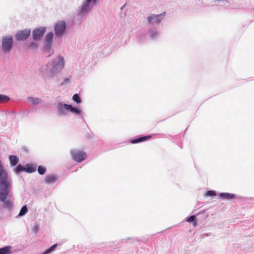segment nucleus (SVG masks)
<instances>
[{
	"label": "nucleus",
	"instance_id": "nucleus-1",
	"mask_svg": "<svg viewBox=\"0 0 254 254\" xmlns=\"http://www.w3.org/2000/svg\"><path fill=\"white\" fill-rule=\"evenodd\" d=\"M10 183L7 179V174L0 177V200L6 206H11L13 205V200L10 195H8Z\"/></svg>",
	"mask_w": 254,
	"mask_h": 254
},
{
	"label": "nucleus",
	"instance_id": "nucleus-2",
	"mask_svg": "<svg viewBox=\"0 0 254 254\" xmlns=\"http://www.w3.org/2000/svg\"><path fill=\"white\" fill-rule=\"evenodd\" d=\"M58 110L61 114H64V111L65 110L69 111L70 112L76 115L79 114L80 113V111L78 109L73 107L71 105H68L66 104L64 105H59L58 106Z\"/></svg>",
	"mask_w": 254,
	"mask_h": 254
},
{
	"label": "nucleus",
	"instance_id": "nucleus-3",
	"mask_svg": "<svg viewBox=\"0 0 254 254\" xmlns=\"http://www.w3.org/2000/svg\"><path fill=\"white\" fill-rule=\"evenodd\" d=\"M70 154L74 160L77 162H81L87 157L86 153L80 150H72L70 151Z\"/></svg>",
	"mask_w": 254,
	"mask_h": 254
},
{
	"label": "nucleus",
	"instance_id": "nucleus-4",
	"mask_svg": "<svg viewBox=\"0 0 254 254\" xmlns=\"http://www.w3.org/2000/svg\"><path fill=\"white\" fill-rule=\"evenodd\" d=\"M13 39L12 36H7L3 38L2 41V49L4 52H9L12 47Z\"/></svg>",
	"mask_w": 254,
	"mask_h": 254
},
{
	"label": "nucleus",
	"instance_id": "nucleus-5",
	"mask_svg": "<svg viewBox=\"0 0 254 254\" xmlns=\"http://www.w3.org/2000/svg\"><path fill=\"white\" fill-rule=\"evenodd\" d=\"M66 24L64 21H59L55 25V32L56 36H61L64 32Z\"/></svg>",
	"mask_w": 254,
	"mask_h": 254
},
{
	"label": "nucleus",
	"instance_id": "nucleus-6",
	"mask_svg": "<svg viewBox=\"0 0 254 254\" xmlns=\"http://www.w3.org/2000/svg\"><path fill=\"white\" fill-rule=\"evenodd\" d=\"M30 30L25 29L17 32L15 38L17 40H24L28 38L30 35Z\"/></svg>",
	"mask_w": 254,
	"mask_h": 254
},
{
	"label": "nucleus",
	"instance_id": "nucleus-7",
	"mask_svg": "<svg viewBox=\"0 0 254 254\" xmlns=\"http://www.w3.org/2000/svg\"><path fill=\"white\" fill-rule=\"evenodd\" d=\"M46 31V28L41 27L36 28L33 31V38L34 40H39Z\"/></svg>",
	"mask_w": 254,
	"mask_h": 254
},
{
	"label": "nucleus",
	"instance_id": "nucleus-8",
	"mask_svg": "<svg viewBox=\"0 0 254 254\" xmlns=\"http://www.w3.org/2000/svg\"><path fill=\"white\" fill-rule=\"evenodd\" d=\"M165 12L164 13V14H161L158 15H155V14H151L148 17V21L149 23H152V22H155L156 23H159L161 22L162 18H160V17H163L164 16V14Z\"/></svg>",
	"mask_w": 254,
	"mask_h": 254
},
{
	"label": "nucleus",
	"instance_id": "nucleus-9",
	"mask_svg": "<svg viewBox=\"0 0 254 254\" xmlns=\"http://www.w3.org/2000/svg\"><path fill=\"white\" fill-rule=\"evenodd\" d=\"M54 34L53 32H50L49 34H47V35L46 37V51H50V47L52 44V40L53 38Z\"/></svg>",
	"mask_w": 254,
	"mask_h": 254
},
{
	"label": "nucleus",
	"instance_id": "nucleus-10",
	"mask_svg": "<svg viewBox=\"0 0 254 254\" xmlns=\"http://www.w3.org/2000/svg\"><path fill=\"white\" fill-rule=\"evenodd\" d=\"M220 198L226 200H232L236 197V195L234 193L223 192L219 194Z\"/></svg>",
	"mask_w": 254,
	"mask_h": 254
},
{
	"label": "nucleus",
	"instance_id": "nucleus-11",
	"mask_svg": "<svg viewBox=\"0 0 254 254\" xmlns=\"http://www.w3.org/2000/svg\"><path fill=\"white\" fill-rule=\"evenodd\" d=\"M152 137L151 135H146V136H142V137H138V138L137 139H132L130 140V142L131 143H133V144H134V143H139L140 142H142V141H145L147 139H149L150 138H151Z\"/></svg>",
	"mask_w": 254,
	"mask_h": 254
},
{
	"label": "nucleus",
	"instance_id": "nucleus-12",
	"mask_svg": "<svg viewBox=\"0 0 254 254\" xmlns=\"http://www.w3.org/2000/svg\"><path fill=\"white\" fill-rule=\"evenodd\" d=\"M57 180V177L53 175H48L45 177V181L49 184L55 182Z\"/></svg>",
	"mask_w": 254,
	"mask_h": 254
},
{
	"label": "nucleus",
	"instance_id": "nucleus-13",
	"mask_svg": "<svg viewBox=\"0 0 254 254\" xmlns=\"http://www.w3.org/2000/svg\"><path fill=\"white\" fill-rule=\"evenodd\" d=\"M25 172L27 173L34 172L36 170V167L31 164H27L25 167Z\"/></svg>",
	"mask_w": 254,
	"mask_h": 254
},
{
	"label": "nucleus",
	"instance_id": "nucleus-14",
	"mask_svg": "<svg viewBox=\"0 0 254 254\" xmlns=\"http://www.w3.org/2000/svg\"><path fill=\"white\" fill-rule=\"evenodd\" d=\"M11 246H6L2 248H0V254H10L11 250Z\"/></svg>",
	"mask_w": 254,
	"mask_h": 254
},
{
	"label": "nucleus",
	"instance_id": "nucleus-15",
	"mask_svg": "<svg viewBox=\"0 0 254 254\" xmlns=\"http://www.w3.org/2000/svg\"><path fill=\"white\" fill-rule=\"evenodd\" d=\"M9 159L10 162V164L12 166L16 165L18 162V158L17 157V156L14 155L9 156Z\"/></svg>",
	"mask_w": 254,
	"mask_h": 254
},
{
	"label": "nucleus",
	"instance_id": "nucleus-16",
	"mask_svg": "<svg viewBox=\"0 0 254 254\" xmlns=\"http://www.w3.org/2000/svg\"><path fill=\"white\" fill-rule=\"evenodd\" d=\"M7 173L3 169V165L1 161L0 160V177L6 175Z\"/></svg>",
	"mask_w": 254,
	"mask_h": 254
},
{
	"label": "nucleus",
	"instance_id": "nucleus-17",
	"mask_svg": "<svg viewBox=\"0 0 254 254\" xmlns=\"http://www.w3.org/2000/svg\"><path fill=\"white\" fill-rule=\"evenodd\" d=\"M22 171H25V167L19 164L15 169V172L18 173Z\"/></svg>",
	"mask_w": 254,
	"mask_h": 254
},
{
	"label": "nucleus",
	"instance_id": "nucleus-18",
	"mask_svg": "<svg viewBox=\"0 0 254 254\" xmlns=\"http://www.w3.org/2000/svg\"><path fill=\"white\" fill-rule=\"evenodd\" d=\"M57 247V244H54L41 254H48L49 253L53 251Z\"/></svg>",
	"mask_w": 254,
	"mask_h": 254
},
{
	"label": "nucleus",
	"instance_id": "nucleus-19",
	"mask_svg": "<svg viewBox=\"0 0 254 254\" xmlns=\"http://www.w3.org/2000/svg\"><path fill=\"white\" fill-rule=\"evenodd\" d=\"M9 99V98L5 95H0V103L7 102Z\"/></svg>",
	"mask_w": 254,
	"mask_h": 254
},
{
	"label": "nucleus",
	"instance_id": "nucleus-20",
	"mask_svg": "<svg viewBox=\"0 0 254 254\" xmlns=\"http://www.w3.org/2000/svg\"><path fill=\"white\" fill-rule=\"evenodd\" d=\"M72 99L73 101H74L75 102H76L78 104H79L81 103L80 98L77 94H75L73 96Z\"/></svg>",
	"mask_w": 254,
	"mask_h": 254
},
{
	"label": "nucleus",
	"instance_id": "nucleus-21",
	"mask_svg": "<svg viewBox=\"0 0 254 254\" xmlns=\"http://www.w3.org/2000/svg\"><path fill=\"white\" fill-rule=\"evenodd\" d=\"M38 172L40 175H43L46 172V168L43 166H39L38 168Z\"/></svg>",
	"mask_w": 254,
	"mask_h": 254
},
{
	"label": "nucleus",
	"instance_id": "nucleus-22",
	"mask_svg": "<svg viewBox=\"0 0 254 254\" xmlns=\"http://www.w3.org/2000/svg\"><path fill=\"white\" fill-rule=\"evenodd\" d=\"M216 195V192L214 190H208L205 193L206 196H213Z\"/></svg>",
	"mask_w": 254,
	"mask_h": 254
},
{
	"label": "nucleus",
	"instance_id": "nucleus-23",
	"mask_svg": "<svg viewBox=\"0 0 254 254\" xmlns=\"http://www.w3.org/2000/svg\"><path fill=\"white\" fill-rule=\"evenodd\" d=\"M27 212V207H22L20 212L18 214V216H23Z\"/></svg>",
	"mask_w": 254,
	"mask_h": 254
},
{
	"label": "nucleus",
	"instance_id": "nucleus-24",
	"mask_svg": "<svg viewBox=\"0 0 254 254\" xmlns=\"http://www.w3.org/2000/svg\"><path fill=\"white\" fill-rule=\"evenodd\" d=\"M59 64L60 65L61 68H62L64 66V58L62 56L59 57Z\"/></svg>",
	"mask_w": 254,
	"mask_h": 254
},
{
	"label": "nucleus",
	"instance_id": "nucleus-25",
	"mask_svg": "<svg viewBox=\"0 0 254 254\" xmlns=\"http://www.w3.org/2000/svg\"><path fill=\"white\" fill-rule=\"evenodd\" d=\"M195 216L191 215L187 219V221L189 223L194 222V225H195L196 221H195Z\"/></svg>",
	"mask_w": 254,
	"mask_h": 254
},
{
	"label": "nucleus",
	"instance_id": "nucleus-26",
	"mask_svg": "<svg viewBox=\"0 0 254 254\" xmlns=\"http://www.w3.org/2000/svg\"><path fill=\"white\" fill-rule=\"evenodd\" d=\"M30 99L34 104H38L39 103V99H34L33 98H31Z\"/></svg>",
	"mask_w": 254,
	"mask_h": 254
},
{
	"label": "nucleus",
	"instance_id": "nucleus-27",
	"mask_svg": "<svg viewBox=\"0 0 254 254\" xmlns=\"http://www.w3.org/2000/svg\"><path fill=\"white\" fill-rule=\"evenodd\" d=\"M29 47L30 48H36L37 47V45L36 43H34V42H33V43H31V44H30V45L29 46Z\"/></svg>",
	"mask_w": 254,
	"mask_h": 254
},
{
	"label": "nucleus",
	"instance_id": "nucleus-28",
	"mask_svg": "<svg viewBox=\"0 0 254 254\" xmlns=\"http://www.w3.org/2000/svg\"><path fill=\"white\" fill-rule=\"evenodd\" d=\"M69 81V78H65L64 80V82H68Z\"/></svg>",
	"mask_w": 254,
	"mask_h": 254
},
{
	"label": "nucleus",
	"instance_id": "nucleus-29",
	"mask_svg": "<svg viewBox=\"0 0 254 254\" xmlns=\"http://www.w3.org/2000/svg\"><path fill=\"white\" fill-rule=\"evenodd\" d=\"M93 1L94 2H95L96 0H87V2L90 3V2Z\"/></svg>",
	"mask_w": 254,
	"mask_h": 254
},
{
	"label": "nucleus",
	"instance_id": "nucleus-30",
	"mask_svg": "<svg viewBox=\"0 0 254 254\" xmlns=\"http://www.w3.org/2000/svg\"><path fill=\"white\" fill-rule=\"evenodd\" d=\"M58 64L54 65V67L55 68H57V66H58Z\"/></svg>",
	"mask_w": 254,
	"mask_h": 254
}]
</instances>
